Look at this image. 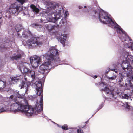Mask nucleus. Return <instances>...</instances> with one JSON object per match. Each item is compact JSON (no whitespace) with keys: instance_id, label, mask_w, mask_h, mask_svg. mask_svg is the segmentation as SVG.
<instances>
[{"instance_id":"a211bd4d","label":"nucleus","mask_w":133,"mask_h":133,"mask_svg":"<svg viewBox=\"0 0 133 133\" xmlns=\"http://www.w3.org/2000/svg\"><path fill=\"white\" fill-rule=\"evenodd\" d=\"M44 26L48 30L49 32L51 33H54L57 27V25H52L48 24H45Z\"/></svg>"},{"instance_id":"9d476101","label":"nucleus","mask_w":133,"mask_h":133,"mask_svg":"<svg viewBox=\"0 0 133 133\" xmlns=\"http://www.w3.org/2000/svg\"><path fill=\"white\" fill-rule=\"evenodd\" d=\"M22 10V6L18 5L17 3L15 2L11 4L9 8V12L10 14L9 16H10L13 14L15 16L17 15Z\"/></svg>"},{"instance_id":"20e7f679","label":"nucleus","mask_w":133,"mask_h":133,"mask_svg":"<svg viewBox=\"0 0 133 133\" xmlns=\"http://www.w3.org/2000/svg\"><path fill=\"white\" fill-rule=\"evenodd\" d=\"M46 10L43 11L42 15L45 17L48 21L54 23L60 19L64 15L66 19L69 15L68 11L64 10L62 7L57 3L48 2L45 6Z\"/></svg>"},{"instance_id":"c03bdc74","label":"nucleus","mask_w":133,"mask_h":133,"mask_svg":"<svg viewBox=\"0 0 133 133\" xmlns=\"http://www.w3.org/2000/svg\"><path fill=\"white\" fill-rule=\"evenodd\" d=\"M100 78H101V79L102 78H103V76H102V77H101V76H100Z\"/></svg>"},{"instance_id":"6e6552de","label":"nucleus","mask_w":133,"mask_h":133,"mask_svg":"<svg viewBox=\"0 0 133 133\" xmlns=\"http://www.w3.org/2000/svg\"><path fill=\"white\" fill-rule=\"evenodd\" d=\"M16 92H15L14 95H11L10 97L9 101H5L4 103V104L2 103L0 104V112L9 110V108L10 109V110L14 111V110L11 109L10 107L13 103L11 102V101H14V98H15L16 97Z\"/></svg>"},{"instance_id":"cd10ccee","label":"nucleus","mask_w":133,"mask_h":133,"mask_svg":"<svg viewBox=\"0 0 133 133\" xmlns=\"http://www.w3.org/2000/svg\"><path fill=\"white\" fill-rule=\"evenodd\" d=\"M6 82L0 80V89H3L6 86Z\"/></svg>"},{"instance_id":"6ab92c4d","label":"nucleus","mask_w":133,"mask_h":133,"mask_svg":"<svg viewBox=\"0 0 133 133\" xmlns=\"http://www.w3.org/2000/svg\"><path fill=\"white\" fill-rule=\"evenodd\" d=\"M126 94H124L122 95V97L124 99H128L130 98V96L133 94V91L132 90L127 88Z\"/></svg>"},{"instance_id":"0eeeda50","label":"nucleus","mask_w":133,"mask_h":133,"mask_svg":"<svg viewBox=\"0 0 133 133\" xmlns=\"http://www.w3.org/2000/svg\"><path fill=\"white\" fill-rule=\"evenodd\" d=\"M121 31H120L119 32L117 33L119 38L122 42H125L124 44L126 47L130 49L131 50H133V42L123 29H121Z\"/></svg>"},{"instance_id":"49530a36","label":"nucleus","mask_w":133,"mask_h":133,"mask_svg":"<svg viewBox=\"0 0 133 133\" xmlns=\"http://www.w3.org/2000/svg\"><path fill=\"white\" fill-rule=\"evenodd\" d=\"M1 18H2L1 17H0V19H1Z\"/></svg>"},{"instance_id":"f8f14e48","label":"nucleus","mask_w":133,"mask_h":133,"mask_svg":"<svg viewBox=\"0 0 133 133\" xmlns=\"http://www.w3.org/2000/svg\"><path fill=\"white\" fill-rule=\"evenodd\" d=\"M3 45L0 46V50L3 51L5 48H9L12 45L15 44L14 39L13 38H8L5 41H4Z\"/></svg>"},{"instance_id":"423d86ee","label":"nucleus","mask_w":133,"mask_h":133,"mask_svg":"<svg viewBox=\"0 0 133 133\" xmlns=\"http://www.w3.org/2000/svg\"><path fill=\"white\" fill-rule=\"evenodd\" d=\"M99 85L101 87H103L101 91L104 92L107 96H108L110 98H113L115 95L120 92V91L117 88L114 86L109 87L105 82H101L100 83Z\"/></svg>"},{"instance_id":"b1692460","label":"nucleus","mask_w":133,"mask_h":133,"mask_svg":"<svg viewBox=\"0 0 133 133\" xmlns=\"http://www.w3.org/2000/svg\"><path fill=\"white\" fill-rule=\"evenodd\" d=\"M58 20L57 21L54 23H56L57 24V27L59 26H63L65 23L66 22V20L65 18H63L61 20V21L58 23Z\"/></svg>"},{"instance_id":"c756f323","label":"nucleus","mask_w":133,"mask_h":133,"mask_svg":"<svg viewBox=\"0 0 133 133\" xmlns=\"http://www.w3.org/2000/svg\"><path fill=\"white\" fill-rule=\"evenodd\" d=\"M15 29L16 32H18L22 29V26L20 24L17 25L16 26Z\"/></svg>"},{"instance_id":"c85d7f7f","label":"nucleus","mask_w":133,"mask_h":133,"mask_svg":"<svg viewBox=\"0 0 133 133\" xmlns=\"http://www.w3.org/2000/svg\"><path fill=\"white\" fill-rule=\"evenodd\" d=\"M69 130L70 131L69 132L71 133H75L76 132L77 128L75 127L69 128Z\"/></svg>"},{"instance_id":"72a5a7b5","label":"nucleus","mask_w":133,"mask_h":133,"mask_svg":"<svg viewBox=\"0 0 133 133\" xmlns=\"http://www.w3.org/2000/svg\"><path fill=\"white\" fill-rule=\"evenodd\" d=\"M29 98L30 99H34L36 97V96L35 95H30L29 96Z\"/></svg>"},{"instance_id":"5701e85b","label":"nucleus","mask_w":133,"mask_h":133,"mask_svg":"<svg viewBox=\"0 0 133 133\" xmlns=\"http://www.w3.org/2000/svg\"><path fill=\"white\" fill-rule=\"evenodd\" d=\"M125 77L123 75V74H122L118 78V82L121 85L123 86L124 85L123 80L124 79V77Z\"/></svg>"},{"instance_id":"f257e3e1","label":"nucleus","mask_w":133,"mask_h":133,"mask_svg":"<svg viewBox=\"0 0 133 133\" xmlns=\"http://www.w3.org/2000/svg\"><path fill=\"white\" fill-rule=\"evenodd\" d=\"M20 89H22L24 92L19 94L16 92V97L14 101H11L13 103L11 106V108L15 112L20 111L24 114L27 117H30L34 114H38L43 110V94H41L39 95L40 100V104L36 103L35 105L32 107L28 105L27 101L24 97V96L28 90V85L24 82H22L19 86Z\"/></svg>"},{"instance_id":"393cba45","label":"nucleus","mask_w":133,"mask_h":133,"mask_svg":"<svg viewBox=\"0 0 133 133\" xmlns=\"http://www.w3.org/2000/svg\"><path fill=\"white\" fill-rule=\"evenodd\" d=\"M22 35L23 37L25 38L30 37L32 36L31 32L29 31H25L23 32Z\"/></svg>"},{"instance_id":"412c9836","label":"nucleus","mask_w":133,"mask_h":133,"mask_svg":"<svg viewBox=\"0 0 133 133\" xmlns=\"http://www.w3.org/2000/svg\"><path fill=\"white\" fill-rule=\"evenodd\" d=\"M22 78H23L22 77L21 75H20V76H14L12 77H11V84H15V83L17 82L19 80L21 79Z\"/></svg>"},{"instance_id":"ea45409f","label":"nucleus","mask_w":133,"mask_h":133,"mask_svg":"<svg viewBox=\"0 0 133 133\" xmlns=\"http://www.w3.org/2000/svg\"><path fill=\"white\" fill-rule=\"evenodd\" d=\"M56 125H57V126L58 127H61V126L60 125H59V124H56Z\"/></svg>"},{"instance_id":"f3484780","label":"nucleus","mask_w":133,"mask_h":133,"mask_svg":"<svg viewBox=\"0 0 133 133\" xmlns=\"http://www.w3.org/2000/svg\"><path fill=\"white\" fill-rule=\"evenodd\" d=\"M111 70L112 72H111V77L107 76L106 77L107 79L109 81L114 80L116 79L117 78L118 73V70L116 69H111Z\"/></svg>"},{"instance_id":"473e14b6","label":"nucleus","mask_w":133,"mask_h":133,"mask_svg":"<svg viewBox=\"0 0 133 133\" xmlns=\"http://www.w3.org/2000/svg\"><path fill=\"white\" fill-rule=\"evenodd\" d=\"M111 69H110V68H108L105 70V74H108L109 72H110V70H111Z\"/></svg>"},{"instance_id":"2eb2a0df","label":"nucleus","mask_w":133,"mask_h":133,"mask_svg":"<svg viewBox=\"0 0 133 133\" xmlns=\"http://www.w3.org/2000/svg\"><path fill=\"white\" fill-rule=\"evenodd\" d=\"M132 74H126L127 79L125 81V85L126 87L129 86L133 88V75Z\"/></svg>"},{"instance_id":"aec40b11","label":"nucleus","mask_w":133,"mask_h":133,"mask_svg":"<svg viewBox=\"0 0 133 133\" xmlns=\"http://www.w3.org/2000/svg\"><path fill=\"white\" fill-rule=\"evenodd\" d=\"M14 55L10 56L11 59L12 60H18L20 59L23 56H24V54H21L17 53L16 54H13Z\"/></svg>"},{"instance_id":"4c0bfd02","label":"nucleus","mask_w":133,"mask_h":133,"mask_svg":"<svg viewBox=\"0 0 133 133\" xmlns=\"http://www.w3.org/2000/svg\"><path fill=\"white\" fill-rule=\"evenodd\" d=\"M25 16L26 17H29L30 16V15L28 14H26Z\"/></svg>"},{"instance_id":"a19ab883","label":"nucleus","mask_w":133,"mask_h":133,"mask_svg":"<svg viewBox=\"0 0 133 133\" xmlns=\"http://www.w3.org/2000/svg\"><path fill=\"white\" fill-rule=\"evenodd\" d=\"M23 15H25V16L26 14L24 12H23Z\"/></svg>"},{"instance_id":"2f4dec72","label":"nucleus","mask_w":133,"mask_h":133,"mask_svg":"<svg viewBox=\"0 0 133 133\" xmlns=\"http://www.w3.org/2000/svg\"><path fill=\"white\" fill-rule=\"evenodd\" d=\"M18 2L20 3L21 5H23L25 2V0H16Z\"/></svg>"},{"instance_id":"4468645a","label":"nucleus","mask_w":133,"mask_h":133,"mask_svg":"<svg viewBox=\"0 0 133 133\" xmlns=\"http://www.w3.org/2000/svg\"><path fill=\"white\" fill-rule=\"evenodd\" d=\"M121 57L123 59H125L127 62L133 65V56L129 55V53L126 51H124L121 54Z\"/></svg>"},{"instance_id":"1a4fd4ad","label":"nucleus","mask_w":133,"mask_h":133,"mask_svg":"<svg viewBox=\"0 0 133 133\" xmlns=\"http://www.w3.org/2000/svg\"><path fill=\"white\" fill-rule=\"evenodd\" d=\"M26 43L28 46L30 48H33L37 46H40L43 44L41 39L36 37L31 38L27 41Z\"/></svg>"},{"instance_id":"a878e982","label":"nucleus","mask_w":133,"mask_h":133,"mask_svg":"<svg viewBox=\"0 0 133 133\" xmlns=\"http://www.w3.org/2000/svg\"><path fill=\"white\" fill-rule=\"evenodd\" d=\"M30 7L32 9V10L34 13H35L36 14H37L39 12V9L37 8L34 5H31L30 6Z\"/></svg>"},{"instance_id":"e433bc0d","label":"nucleus","mask_w":133,"mask_h":133,"mask_svg":"<svg viewBox=\"0 0 133 133\" xmlns=\"http://www.w3.org/2000/svg\"><path fill=\"white\" fill-rule=\"evenodd\" d=\"M91 76L94 79L97 78L98 77L96 75L95 76L92 75Z\"/></svg>"},{"instance_id":"c9c22d12","label":"nucleus","mask_w":133,"mask_h":133,"mask_svg":"<svg viewBox=\"0 0 133 133\" xmlns=\"http://www.w3.org/2000/svg\"><path fill=\"white\" fill-rule=\"evenodd\" d=\"M103 106V104H101L99 106V108L97 109V111H98L100 109H101Z\"/></svg>"},{"instance_id":"4be33fe9","label":"nucleus","mask_w":133,"mask_h":133,"mask_svg":"<svg viewBox=\"0 0 133 133\" xmlns=\"http://www.w3.org/2000/svg\"><path fill=\"white\" fill-rule=\"evenodd\" d=\"M32 26L34 28H36L38 30L41 31H44V29L45 28H44L42 26L40 25L37 24H34L32 25Z\"/></svg>"},{"instance_id":"bb28decb","label":"nucleus","mask_w":133,"mask_h":133,"mask_svg":"<svg viewBox=\"0 0 133 133\" xmlns=\"http://www.w3.org/2000/svg\"><path fill=\"white\" fill-rule=\"evenodd\" d=\"M119 103H120V105H121V106L125 107L128 110L130 109L131 107L128 104L127 102H126L125 104H124L121 102H119Z\"/></svg>"},{"instance_id":"ddd939ff","label":"nucleus","mask_w":133,"mask_h":133,"mask_svg":"<svg viewBox=\"0 0 133 133\" xmlns=\"http://www.w3.org/2000/svg\"><path fill=\"white\" fill-rule=\"evenodd\" d=\"M30 61L31 66L34 68L38 66L41 61L40 57L37 56H34L31 57Z\"/></svg>"},{"instance_id":"f03ea898","label":"nucleus","mask_w":133,"mask_h":133,"mask_svg":"<svg viewBox=\"0 0 133 133\" xmlns=\"http://www.w3.org/2000/svg\"><path fill=\"white\" fill-rule=\"evenodd\" d=\"M43 56V60L46 62L40 66L38 72L45 75L49 72L50 69L58 65L62 64L69 65L66 61H61L58 51L54 47H51L49 50Z\"/></svg>"},{"instance_id":"58836bf2","label":"nucleus","mask_w":133,"mask_h":133,"mask_svg":"<svg viewBox=\"0 0 133 133\" xmlns=\"http://www.w3.org/2000/svg\"><path fill=\"white\" fill-rule=\"evenodd\" d=\"M2 65L1 59H0V67Z\"/></svg>"},{"instance_id":"39448f33","label":"nucleus","mask_w":133,"mask_h":133,"mask_svg":"<svg viewBox=\"0 0 133 133\" xmlns=\"http://www.w3.org/2000/svg\"><path fill=\"white\" fill-rule=\"evenodd\" d=\"M19 68L22 73L25 74L26 75L28 76L27 78L24 77V78L25 81L31 82L30 84L31 85L36 87V94L39 95L41 94H43L41 82L38 81L35 83L32 82L35 81L36 75L35 71L32 70L31 65L25 62H21L19 65Z\"/></svg>"},{"instance_id":"9b49d317","label":"nucleus","mask_w":133,"mask_h":133,"mask_svg":"<svg viewBox=\"0 0 133 133\" xmlns=\"http://www.w3.org/2000/svg\"><path fill=\"white\" fill-rule=\"evenodd\" d=\"M121 65L122 71L126 72V74H132L133 67L125 59H123Z\"/></svg>"},{"instance_id":"f704fd0d","label":"nucleus","mask_w":133,"mask_h":133,"mask_svg":"<svg viewBox=\"0 0 133 133\" xmlns=\"http://www.w3.org/2000/svg\"><path fill=\"white\" fill-rule=\"evenodd\" d=\"M77 132L78 133H83V131L80 129H78Z\"/></svg>"},{"instance_id":"79ce46f5","label":"nucleus","mask_w":133,"mask_h":133,"mask_svg":"<svg viewBox=\"0 0 133 133\" xmlns=\"http://www.w3.org/2000/svg\"><path fill=\"white\" fill-rule=\"evenodd\" d=\"M51 121L54 124H57V123H55L54 122H53V121Z\"/></svg>"},{"instance_id":"7c9ffc66","label":"nucleus","mask_w":133,"mask_h":133,"mask_svg":"<svg viewBox=\"0 0 133 133\" xmlns=\"http://www.w3.org/2000/svg\"><path fill=\"white\" fill-rule=\"evenodd\" d=\"M61 128L63 130H66L68 129L67 124H65L61 126Z\"/></svg>"},{"instance_id":"dca6fc26","label":"nucleus","mask_w":133,"mask_h":133,"mask_svg":"<svg viewBox=\"0 0 133 133\" xmlns=\"http://www.w3.org/2000/svg\"><path fill=\"white\" fill-rule=\"evenodd\" d=\"M60 42L62 44L63 47L68 42L69 40V37L67 34H65L64 32H62L60 34Z\"/></svg>"},{"instance_id":"a18cd8bd","label":"nucleus","mask_w":133,"mask_h":133,"mask_svg":"<svg viewBox=\"0 0 133 133\" xmlns=\"http://www.w3.org/2000/svg\"><path fill=\"white\" fill-rule=\"evenodd\" d=\"M81 8H82V7L81 6H80L79 7V9H81Z\"/></svg>"},{"instance_id":"37998d69","label":"nucleus","mask_w":133,"mask_h":133,"mask_svg":"<svg viewBox=\"0 0 133 133\" xmlns=\"http://www.w3.org/2000/svg\"><path fill=\"white\" fill-rule=\"evenodd\" d=\"M118 70L120 71H121L122 69H118Z\"/></svg>"},{"instance_id":"de8ad7c7","label":"nucleus","mask_w":133,"mask_h":133,"mask_svg":"<svg viewBox=\"0 0 133 133\" xmlns=\"http://www.w3.org/2000/svg\"><path fill=\"white\" fill-rule=\"evenodd\" d=\"M18 35H19V34H18Z\"/></svg>"},{"instance_id":"7ed1b4c3","label":"nucleus","mask_w":133,"mask_h":133,"mask_svg":"<svg viewBox=\"0 0 133 133\" xmlns=\"http://www.w3.org/2000/svg\"><path fill=\"white\" fill-rule=\"evenodd\" d=\"M96 4L95 7L92 9L89 7H84V12L88 13L89 16H90L94 18H98L101 22L106 24L108 26L114 28L117 33L122 31V28L115 21H114L109 17L108 13L104 12L103 10L100 9V8L97 6V2H95Z\"/></svg>"}]
</instances>
